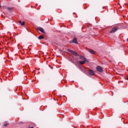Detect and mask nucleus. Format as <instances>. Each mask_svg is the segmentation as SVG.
Segmentation results:
<instances>
[{
	"instance_id": "nucleus-16",
	"label": "nucleus",
	"mask_w": 128,
	"mask_h": 128,
	"mask_svg": "<svg viewBox=\"0 0 128 128\" xmlns=\"http://www.w3.org/2000/svg\"><path fill=\"white\" fill-rule=\"evenodd\" d=\"M0 6H2L0 5Z\"/></svg>"
},
{
	"instance_id": "nucleus-5",
	"label": "nucleus",
	"mask_w": 128,
	"mask_h": 128,
	"mask_svg": "<svg viewBox=\"0 0 128 128\" xmlns=\"http://www.w3.org/2000/svg\"><path fill=\"white\" fill-rule=\"evenodd\" d=\"M80 60L83 62H88V60L82 56H80Z\"/></svg>"
},
{
	"instance_id": "nucleus-1",
	"label": "nucleus",
	"mask_w": 128,
	"mask_h": 128,
	"mask_svg": "<svg viewBox=\"0 0 128 128\" xmlns=\"http://www.w3.org/2000/svg\"><path fill=\"white\" fill-rule=\"evenodd\" d=\"M118 30V27H114L112 29V30L110 32L111 34L116 32Z\"/></svg>"
},
{
	"instance_id": "nucleus-7",
	"label": "nucleus",
	"mask_w": 128,
	"mask_h": 128,
	"mask_svg": "<svg viewBox=\"0 0 128 128\" xmlns=\"http://www.w3.org/2000/svg\"><path fill=\"white\" fill-rule=\"evenodd\" d=\"M72 42H74V44H78V41L76 40V38H74V40H72Z\"/></svg>"
},
{
	"instance_id": "nucleus-14",
	"label": "nucleus",
	"mask_w": 128,
	"mask_h": 128,
	"mask_svg": "<svg viewBox=\"0 0 128 128\" xmlns=\"http://www.w3.org/2000/svg\"><path fill=\"white\" fill-rule=\"evenodd\" d=\"M19 24H22V21H19Z\"/></svg>"
},
{
	"instance_id": "nucleus-6",
	"label": "nucleus",
	"mask_w": 128,
	"mask_h": 128,
	"mask_svg": "<svg viewBox=\"0 0 128 128\" xmlns=\"http://www.w3.org/2000/svg\"><path fill=\"white\" fill-rule=\"evenodd\" d=\"M37 30H40V32H41L44 33V30L42 28H38L37 29Z\"/></svg>"
},
{
	"instance_id": "nucleus-13",
	"label": "nucleus",
	"mask_w": 128,
	"mask_h": 128,
	"mask_svg": "<svg viewBox=\"0 0 128 128\" xmlns=\"http://www.w3.org/2000/svg\"><path fill=\"white\" fill-rule=\"evenodd\" d=\"M8 126V124H4V126Z\"/></svg>"
},
{
	"instance_id": "nucleus-10",
	"label": "nucleus",
	"mask_w": 128,
	"mask_h": 128,
	"mask_svg": "<svg viewBox=\"0 0 128 128\" xmlns=\"http://www.w3.org/2000/svg\"><path fill=\"white\" fill-rule=\"evenodd\" d=\"M38 40H42V38H44V36H38Z\"/></svg>"
},
{
	"instance_id": "nucleus-9",
	"label": "nucleus",
	"mask_w": 128,
	"mask_h": 128,
	"mask_svg": "<svg viewBox=\"0 0 128 128\" xmlns=\"http://www.w3.org/2000/svg\"><path fill=\"white\" fill-rule=\"evenodd\" d=\"M89 52H90V54H96V52L93 50H89Z\"/></svg>"
},
{
	"instance_id": "nucleus-3",
	"label": "nucleus",
	"mask_w": 128,
	"mask_h": 128,
	"mask_svg": "<svg viewBox=\"0 0 128 128\" xmlns=\"http://www.w3.org/2000/svg\"><path fill=\"white\" fill-rule=\"evenodd\" d=\"M68 52H71L72 54H74V56H78V53L74 51H72V50H70V49L68 50Z\"/></svg>"
},
{
	"instance_id": "nucleus-15",
	"label": "nucleus",
	"mask_w": 128,
	"mask_h": 128,
	"mask_svg": "<svg viewBox=\"0 0 128 128\" xmlns=\"http://www.w3.org/2000/svg\"><path fill=\"white\" fill-rule=\"evenodd\" d=\"M31 128H34V127H32Z\"/></svg>"
},
{
	"instance_id": "nucleus-11",
	"label": "nucleus",
	"mask_w": 128,
	"mask_h": 128,
	"mask_svg": "<svg viewBox=\"0 0 128 128\" xmlns=\"http://www.w3.org/2000/svg\"><path fill=\"white\" fill-rule=\"evenodd\" d=\"M7 9H8V10H9L10 12V10H12V8H8Z\"/></svg>"
},
{
	"instance_id": "nucleus-8",
	"label": "nucleus",
	"mask_w": 128,
	"mask_h": 128,
	"mask_svg": "<svg viewBox=\"0 0 128 128\" xmlns=\"http://www.w3.org/2000/svg\"><path fill=\"white\" fill-rule=\"evenodd\" d=\"M86 62V61H82V60H79L78 62L80 64H84Z\"/></svg>"
},
{
	"instance_id": "nucleus-12",
	"label": "nucleus",
	"mask_w": 128,
	"mask_h": 128,
	"mask_svg": "<svg viewBox=\"0 0 128 128\" xmlns=\"http://www.w3.org/2000/svg\"><path fill=\"white\" fill-rule=\"evenodd\" d=\"M22 26H24V22H23L22 23H21Z\"/></svg>"
},
{
	"instance_id": "nucleus-17",
	"label": "nucleus",
	"mask_w": 128,
	"mask_h": 128,
	"mask_svg": "<svg viewBox=\"0 0 128 128\" xmlns=\"http://www.w3.org/2000/svg\"><path fill=\"white\" fill-rule=\"evenodd\" d=\"M127 80H128V78H127Z\"/></svg>"
},
{
	"instance_id": "nucleus-2",
	"label": "nucleus",
	"mask_w": 128,
	"mask_h": 128,
	"mask_svg": "<svg viewBox=\"0 0 128 128\" xmlns=\"http://www.w3.org/2000/svg\"><path fill=\"white\" fill-rule=\"evenodd\" d=\"M96 70H98V72H102L104 70H102V68L100 66H97Z\"/></svg>"
},
{
	"instance_id": "nucleus-4",
	"label": "nucleus",
	"mask_w": 128,
	"mask_h": 128,
	"mask_svg": "<svg viewBox=\"0 0 128 128\" xmlns=\"http://www.w3.org/2000/svg\"><path fill=\"white\" fill-rule=\"evenodd\" d=\"M88 74H90V76H94V72L92 71V70H90L88 71Z\"/></svg>"
}]
</instances>
